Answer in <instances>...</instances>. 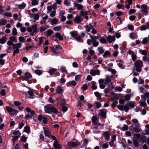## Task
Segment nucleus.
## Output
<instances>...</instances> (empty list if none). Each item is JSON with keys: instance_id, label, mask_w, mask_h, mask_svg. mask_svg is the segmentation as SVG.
I'll list each match as a JSON object with an SVG mask.
<instances>
[{"instance_id": "f257e3e1", "label": "nucleus", "mask_w": 149, "mask_h": 149, "mask_svg": "<svg viewBox=\"0 0 149 149\" xmlns=\"http://www.w3.org/2000/svg\"><path fill=\"white\" fill-rule=\"evenodd\" d=\"M45 111L47 113L50 114L52 113L55 114L58 113L57 109L54 107L52 106L51 104H48L44 107Z\"/></svg>"}, {"instance_id": "f03ea898", "label": "nucleus", "mask_w": 149, "mask_h": 149, "mask_svg": "<svg viewBox=\"0 0 149 149\" xmlns=\"http://www.w3.org/2000/svg\"><path fill=\"white\" fill-rule=\"evenodd\" d=\"M143 66V61L139 59L137 60L134 63L135 70L137 72H141Z\"/></svg>"}, {"instance_id": "7ed1b4c3", "label": "nucleus", "mask_w": 149, "mask_h": 149, "mask_svg": "<svg viewBox=\"0 0 149 149\" xmlns=\"http://www.w3.org/2000/svg\"><path fill=\"white\" fill-rule=\"evenodd\" d=\"M134 136L139 142H141L142 143H143L146 142V139L145 136L143 135H140L139 134H135Z\"/></svg>"}, {"instance_id": "20e7f679", "label": "nucleus", "mask_w": 149, "mask_h": 149, "mask_svg": "<svg viewBox=\"0 0 149 149\" xmlns=\"http://www.w3.org/2000/svg\"><path fill=\"white\" fill-rule=\"evenodd\" d=\"M91 39H88L87 40V43L89 45H91L92 43H93V46L94 47H97L99 45V43L97 42L96 41L95 39L94 38V36H92L91 37Z\"/></svg>"}, {"instance_id": "39448f33", "label": "nucleus", "mask_w": 149, "mask_h": 149, "mask_svg": "<svg viewBox=\"0 0 149 149\" xmlns=\"http://www.w3.org/2000/svg\"><path fill=\"white\" fill-rule=\"evenodd\" d=\"M135 106V103L132 101H128L127 102L126 105L124 106V111L126 112H127L130 108L128 107H130V109L134 108Z\"/></svg>"}, {"instance_id": "423d86ee", "label": "nucleus", "mask_w": 149, "mask_h": 149, "mask_svg": "<svg viewBox=\"0 0 149 149\" xmlns=\"http://www.w3.org/2000/svg\"><path fill=\"white\" fill-rule=\"evenodd\" d=\"M51 50L54 53H58L62 50V48L59 45H56L55 46L52 47L51 48Z\"/></svg>"}, {"instance_id": "0eeeda50", "label": "nucleus", "mask_w": 149, "mask_h": 149, "mask_svg": "<svg viewBox=\"0 0 149 149\" xmlns=\"http://www.w3.org/2000/svg\"><path fill=\"white\" fill-rule=\"evenodd\" d=\"M132 131L137 133H139L141 131L140 128V125L139 124H134L131 126Z\"/></svg>"}, {"instance_id": "6e6552de", "label": "nucleus", "mask_w": 149, "mask_h": 149, "mask_svg": "<svg viewBox=\"0 0 149 149\" xmlns=\"http://www.w3.org/2000/svg\"><path fill=\"white\" fill-rule=\"evenodd\" d=\"M6 109L8 112L11 115L13 116L17 114L18 112L17 111L13 108L7 106L6 107Z\"/></svg>"}, {"instance_id": "1a4fd4ad", "label": "nucleus", "mask_w": 149, "mask_h": 149, "mask_svg": "<svg viewBox=\"0 0 149 149\" xmlns=\"http://www.w3.org/2000/svg\"><path fill=\"white\" fill-rule=\"evenodd\" d=\"M27 30L30 32L33 31V32L37 33L38 32L37 25L34 24L31 27H29L27 28Z\"/></svg>"}, {"instance_id": "9d476101", "label": "nucleus", "mask_w": 149, "mask_h": 149, "mask_svg": "<svg viewBox=\"0 0 149 149\" xmlns=\"http://www.w3.org/2000/svg\"><path fill=\"white\" fill-rule=\"evenodd\" d=\"M68 145L72 147H77L79 146L81 144L80 143L77 141H70L68 143Z\"/></svg>"}, {"instance_id": "9b49d317", "label": "nucleus", "mask_w": 149, "mask_h": 149, "mask_svg": "<svg viewBox=\"0 0 149 149\" xmlns=\"http://www.w3.org/2000/svg\"><path fill=\"white\" fill-rule=\"evenodd\" d=\"M141 11L143 14L146 15L148 14L147 6L145 4L141 5Z\"/></svg>"}, {"instance_id": "f8f14e48", "label": "nucleus", "mask_w": 149, "mask_h": 149, "mask_svg": "<svg viewBox=\"0 0 149 149\" xmlns=\"http://www.w3.org/2000/svg\"><path fill=\"white\" fill-rule=\"evenodd\" d=\"M44 134L45 136L50 138L52 134L51 133L48 128L43 127Z\"/></svg>"}, {"instance_id": "ddd939ff", "label": "nucleus", "mask_w": 149, "mask_h": 149, "mask_svg": "<svg viewBox=\"0 0 149 149\" xmlns=\"http://www.w3.org/2000/svg\"><path fill=\"white\" fill-rule=\"evenodd\" d=\"M98 115L102 116L103 118H105L106 117V111L104 109H101L100 110Z\"/></svg>"}, {"instance_id": "4468645a", "label": "nucleus", "mask_w": 149, "mask_h": 149, "mask_svg": "<svg viewBox=\"0 0 149 149\" xmlns=\"http://www.w3.org/2000/svg\"><path fill=\"white\" fill-rule=\"evenodd\" d=\"M105 78L104 80V83L105 84L107 85L111 81V79H112L113 78V76H109L107 75H105Z\"/></svg>"}, {"instance_id": "2eb2a0df", "label": "nucleus", "mask_w": 149, "mask_h": 149, "mask_svg": "<svg viewBox=\"0 0 149 149\" xmlns=\"http://www.w3.org/2000/svg\"><path fill=\"white\" fill-rule=\"evenodd\" d=\"M127 53L131 55L133 61H134L136 59L137 56L134 51L130 50L128 51Z\"/></svg>"}, {"instance_id": "dca6fc26", "label": "nucleus", "mask_w": 149, "mask_h": 149, "mask_svg": "<svg viewBox=\"0 0 149 149\" xmlns=\"http://www.w3.org/2000/svg\"><path fill=\"white\" fill-rule=\"evenodd\" d=\"M83 20L80 16L77 15L74 19V22L77 24H79L81 23Z\"/></svg>"}, {"instance_id": "f3484780", "label": "nucleus", "mask_w": 149, "mask_h": 149, "mask_svg": "<svg viewBox=\"0 0 149 149\" xmlns=\"http://www.w3.org/2000/svg\"><path fill=\"white\" fill-rule=\"evenodd\" d=\"M74 7H75L77 10H81L84 8L83 5L79 4L76 1L74 3Z\"/></svg>"}, {"instance_id": "a211bd4d", "label": "nucleus", "mask_w": 149, "mask_h": 149, "mask_svg": "<svg viewBox=\"0 0 149 149\" xmlns=\"http://www.w3.org/2000/svg\"><path fill=\"white\" fill-rule=\"evenodd\" d=\"M97 118L95 116H93L91 118V120L93 125H100V124L98 123V122L97 121Z\"/></svg>"}, {"instance_id": "6ab92c4d", "label": "nucleus", "mask_w": 149, "mask_h": 149, "mask_svg": "<svg viewBox=\"0 0 149 149\" xmlns=\"http://www.w3.org/2000/svg\"><path fill=\"white\" fill-rule=\"evenodd\" d=\"M115 39L114 36H109L107 38V40L109 43H111L112 42L114 41Z\"/></svg>"}, {"instance_id": "aec40b11", "label": "nucleus", "mask_w": 149, "mask_h": 149, "mask_svg": "<svg viewBox=\"0 0 149 149\" xmlns=\"http://www.w3.org/2000/svg\"><path fill=\"white\" fill-rule=\"evenodd\" d=\"M53 146L55 149H60L61 148V145L58 143V141H54Z\"/></svg>"}, {"instance_id": "412c9836", "label": "nucleus", "mask_w": 149, "mask_h": 149, "mask_svg": "<svg viewBox=\"0 0 149 149\" xmlns=\"http://www.w3.org/2000/svg\"><path fill=\"white\" fill-rule=\"evenodd\" d=\"M93 28V26L90 24H89L88 25H87L85 26V28L87 32L90 31Z\"/></svg>"}, {"instance_id": "4be33fe9", "label": "nucleus", "mask_w": 149, "mask_h": 149, "mask_svg": "<svg viewBox=\"0 0 149 149\" xmlns=\"http://www.w3.org/2000/svg\"><path fill=\"white\" fill-rule=\"evenodd\" d=\"M25 76L24 77V79L27 81L28 79H31L32 77L30 73L28 72H26L25 73Z\"/></svg>"}, {"instance_id": "5701e85b", "label": "nucleus", "mask_w": 149, "mask_h": 149, "mask_svg": "<svg viewBox=\"0 0 149 149\" xmlns=\"http://www.w3.org/2000/svg\"><path fill=\"white\" fill-rule=\"evenodd\" d=\"M118 66L119 67L122 69L125 68V66L124 65V62L123 61L120 60L119 62L118 63Z\"/></svg>"}, {"instance_id": "b1692460", "label": "nucleus", "mask_w": 149, "mask_h": 149, "mask_svg": "<svg viewBox=\"0 0 149 149\" xmlns=\"http://www.w3.org/2000/svg\"><path fill=\"white\" fill-rule=\"evenodd\" d=\"M70 33L71 36L74 39H75L78 35L77 32L76 31L70 32Z\"/></svg>"}, {"instance_id": "393cba45", "label": "nucleus", "mask_w": 149, "mask_h": 149, "mask_svg": "<svg viewBox=\"0 0 149 149\" xmlns=\"http://www.w3.org/2000/svg\"><path fill=\"white\" fill-rule=\"evenodd\" d=\"M102 136H104L105 138V139L107 140H108L110 138V135L108 132H104V133L102 134Z\"/></svg>"}, {"instance_id": "a878e982", "label": "nucleus", "mask_w": 149, "mask_h": 149, "mask_svg": "<svg viewBox=\"0 0 149 149\" xmlns=\"http://www.w3.org/2000/svg\"><path fill=\"white\" fill-rule=\"evenodd\" d=\"M26 110L28 113H30L31 115L32 116L35 114V112L29 107L26 108Z\"/></svg>"}, {"instance_id": "bb28decb", "label": "nucleus", "mask_w": 149, "mask_h": 149, "mask_svg": "<svg viewBox=\"0 0 149 149\" xmlns=\"http://www.w3.org/2000/svg\"><path fill=\"white\" fill-rule=\"evenodd\" d=\"M79 15L80 16L84 17L86 15H88V12L86 11H84L82 10L80 12Z\"/></svg>"}, {"instance_id": "cd10ccee", "label": "nucleus", "mask_w": 149, "mask_h": 149, "mask_svg": "<svg viewBox=\"0 0 149 149\" xmlns=\"http://www.w3.org/2000/svg\"><path fill=\"white\" fill-rule=\"evenodd\" d=\"M126 3L127 4L125 5V7L127 9H129L130 8V5L132 4V0H127L126 1Z\"/></svg>"}, {"instance_id": "c85d7f7f", "label": "nucleus", "mask_w": 149, "mask_h": 149, "mask_svg": "<svg viewBox=\"0 0 149 149\" xmlns=\"http://www.w3.org/2000/svg\"><path fill=\"white\" fill-rule=\"evenodd\" d=\"M7 40V37L3 36L2 38L0 39V43L4 44L5 43Z\"/></svg>"}, {"instance_id": "c756f323", "label": "nucleus", "mask_w": 149, "mask_h": 149, "mask_svg": "<svg viewBox=\"0 0 149 149\" xmlns=\"http://www.w3.org/2000/svg\"><path fill=\"white\" fill-rule=\"evenodd\" d=\"M21 47V43H18L17 44H14L13 45V49H19Z\"/></svg>"}, {"instance_id": "7c9ffc66", "label": "nucleus", "mask_w": 149, "mask_h": 149, "mask_svg": "<svg viewBox=\"0 0 149 149\" xmlns=\"http://www.w3.org/2000/svg\"><path fill=\"white\" fill-rule=\"evenodd\" d=\"M57 70L56 69L52 68L49 69L48 72L49 73V74L51 75H53L55 72H56Z\"/></svg>"}, {"instance_id": "2f4dec72", "label": "nucleus", "mask_w": 149, "mask_h": 149, "mask_svg": "<svg viewBox=\"0 0 149 149\" xmlns=\"http://www.w3.org/2000/svg\"><path fill=\"white\" fill-rule=\"evenodd\" d=\"M55 36L56 37L58 38L60 40H63V36H61V34L60 33L58 32L56 33L55 34Z\"/></svg>"}, {"instance_id": "473e14b6", "label": "nucleus", "mask_w": 149, "mask_h": 149, "mask_svg": "<svg viewBox=\"0 0 149 149\" xmlns=\"http://www.w3.org/2000/svg\"><path fill=\"white\" fill-rule=\"evenodd\" d=\"M60 71L62 72L65 74H67L68 73L66 68L64 66H61V67Z\"/></svg>"}, {"instance_id": "72a5a7b5", "label": "nucleus", "mask_w": 149, "mask_h": 149, "mask_svg": "<svg viewBox=\"0 0 149 149\" xmlns=\"http://www.w3.org/2000/svg\"><path fill=\"white\" fill-rule=\"evenodd\" d=\"M46 36H49L52 35L53 33V31L51 29H49L47 30L46 32Z\"/></svg>"}, {"instance_id": "f704fd0d", "label": "nucleus", "mask_w": 149, "mask_h": 149, "mask_svg": "<svg viewBox=\"0 0 149 149\" xmlns=\"http://www.w3.org/2000/svg\"><path fill=\"white\" fill-rule=\"evenodd\" d=\"M7 23V21L3 18H1L0 20V26H3L5 25Z\"/></svg>"}, {"instance_id": "c9c22d12", "label": "nucleus", "mask_w": 149, "mask_h": 149, "mask_svg": "<svg viewBox=\"0 0 149 149\" xmlns=\"http://www.w3.org/2000/svg\"><path fill=\"white\" fill-rule=\"evenodd\" d=\"M58 20L56 17H54L53 19L51 22V24L53 25L56 24L58 22Z\"/></svg>"}, {"instance_id": "e433bc0d", "label": "nucleus", "mask_w": 149, "mask_h": 149, "mask_svg": "<svg viewBox=\"0 0 149 149\" xmlns=\"http://www.w3.org/2000/svg\"><path fill=\"white\" fill-rule=\"evenodd\" d=\"M77 84L76 82L74 81H72L68 83L67 85L68 86H69L70 85H71L73 86H75Z\"/></svg>"}, {"instance_id": "4c0bfd02", "label": "nucleus", "mask_w": 149, "mask_h": 149, "mask_svg": "<svg viewBox=\"0 0 149 149\" xmlns=\"http://www.w3.org/2000/svg\"><path fill=\"white\" fill-rule=\"evenodd\" d=\"M111 53L109 51H105L103 55L104 58H106L107 57H109L110 56Z\"/></svg>"}, {"instance_id": "58836bf2", "label": "nucleus", "mask_w": 149, "mask_h": 149, "mask_svg": "<svg viewBox=\"0 0 149 149\" xmlns=\"http://www.w3.org/2000/svg\"><path fill=\"white\" fill-rule=\"evenodd\" d=\"M93 130V133L95 134H98L100 132V130L98 129L97 126L94 127Z\"/></svg>"}, {"instance_id": "ea45409f", "label": "nucleus", "mask_w": 149, "mask_h": 149, "mask_svg": "<svg viewBox=\"0 0 149 149\" xmlns=\"http://www.w3.org/2000/svg\"><path fill=\"white\" fill-rule=\"evenodd\" d=\"M139 53L142 55L145 56L147 54V52L145 50L139 49Z\"/></svg>"}, {"instance_id": "a19ab883", "label": "nucleus", "mask_w": 149, "mask_h": 149, "mask_svg": "<svg viewBox=\"0 0 149 149\" xmlns=\"http://www.w3.org/2000/svg\"><path fill=\"white\" fill-rule=\"evenodd\" d=\"M26 4L23 2L21 4L19 5L18 6V8L22 10L24 9L26 6Z\"/></svg>"}, {"instance_id": "79ce46f5", "label": "nucleus", "mask_w": 149, "mask_h": 149, "mask_svg": "<svg viewBox=\"0 0 149 149\" xmlns=\"http://www.w3.org/2000/svg\"><path fill=\"white\" fill-rule=\"evenodd\" d=\"M28 93L30 96V98H33V96L34 95V93L33 92V90L31 89L28 91Z\"/></svg>"}, {"instance_id": "37998d69", "label": "nucleus", "mask_w": 149, "mask_h": 149, "mask_svg": "<svg viewBox=\"0 0 149 149\" xmlns=\"http://www.w3.org/2000/svg\"><path fill=\"white\" fill-rule=\"evenodd\" d=\"M63 89L61 87H58L56 90L57 93L58 94L62 93L63 92Z\"/></svg>"}, {"instance_id": "c03bdc74", "label": "nucleus", "mask_w": 149, "mask_h": 149, "mask_svg": "<svg viewBox=\"0 0 149 149\" xmlns=\"http://www.w3.org/2000/svg\"><path fill=\"white\" fill-rule=\"evenodd\" d=\"M99 40L100 41V42L102 43L105 44L107 42L106 39L104 38L103 37H101L99 39Z\"/></svg>"}, {"instance_id": "a18cd8bd", "label": "nucleus", "mask_w": 149, "mask_h": 149, "mask_svg": "<svg viewBox=\"0 0 149 149\" xmlns=\"http://www.w3.org/2000/svg\"><path fill=\"white\" fill-rule=\"evenodd\" d=\"M94 104L95 105V107L97 109L99 108L101 106V104L97 101H95L94 103Z\"/></svg>"}, {"instance_id": "49530a36", "label": "nucleus", "mask_w": 149, "mask_h": 149, "mask_svg": "<svg viewBox=\"0 0 149 149\" xmlns=\"http://www.w3.org/2000/svg\"><path fill=\"white\" fill-rule=\"evenodd\" d=\"M20 134L17 136H15L13 137L12 139V141L13 142H14L16 140H17L18 138L19 137Z\"/></svg>"}, {"instance_id": "de8ad7c7", "label": "nucleus", "mask_w": 149, "mask_h": 149, "mask_svg": "<svg viewBox=\"0 0 149 149\" xmlns=\"http://www.w3.org/2000/svg\"><path fill=\"white\" fill-rule=\"evenodd\" d=\"M97 50L98 51L99 53L100 54H103L104 52V50L102 47H99L97 49Z\"/></svg>"}, {"instance_id": "09e8293b", "label": "nucleus", "mask_w": 149, "mask_h": 149, "mask_svg": "<svg viewBox=\"0 0 149 149\" xmlns=\"http://www.w3.org/2000/svg\"><path fill=\"white\" fill-rule=\"evenodd\" d=\"M138 141L136 140H134L133 143L134 146L136 147H137L139 146V143Z\"/></svg>"}, {"instance_id": "8fccbe9b", "label": "nucleus", "mask_w": 149, "mask_h": 149, "mask_svg": "<svg viewBox=\"0 0 149 149\" xmlns=\"http://www.w3.org/2000/svg\"><path fill=\"white\" fill-rule=\"evenodd\" d=\"M35 73L38 75H40L42 73V71L41 70H36L35 71Z\"/></svg>"}, {"instance_id": "3c124183", "label": "nucleus", "mask_w": 149, "mask_h": 149, "mask_svg": "<svg viewBox=\"0 0 149 149\" xmlns=\"http://www.w3.org/2000/svg\"><path fill=\"white\" fill-rule=\"evenodd\" d=\"M136 36V35L134 33L132 32L130 33V38L132 39H134Z\"/></svg>"}, {"instance_id": "603ef678", "label": "nucleus", "mask_w": 149, "mask_h": 149, "mask_svg": "<svg viewBox=\"0 0 149 149\" xmlns=\"http://www.w3.org/2000/svg\"><path fill=\"white\" fill-rule=\"evenodd\" d=\"M40 31L42 33L45 31L47 29V28L44 26H41L40 28Z\"/></svg>"}, {"instance_id": "864d4df0", "label": "nucleus", "mask_w": 149, "mask_h": 149, "mask_svg": "<svg viewBox=\"0 0 149 149\" xmlns=\"http://www.w3.org/2000/svg\"><path fill=\"white\" fill-rule=\"evenodd\" d=\"M95 95L97 97V100L100 99L101 97V96L100 93L97 92H96L94 93Z\"/></svg>"}, {"instance_id": "5fc2aeb1", "label": "nucleus", "mask_w": 149, "mask_h": 149, "mask_svg": "<svg viewBox=\"0 0 149 149\" xmlns=\"http://www.w3.org/2000/svg\"><path fill=\"white\" fill-rule=\"evenodd\" d=\"M81 37L80 36H77L74 39H75L78 42H83V41L81 39Z\"/></svg>"}, {"instance_id": "6e6d98bb", "label": "nucleus", "mask_w": 149, "mask_h": 149, "mask_svg": "<svg viewBox=\"0 0 149 149\" xmlns=\"http://www.w3.org/2000/svg\"><path fill=\"white\" fill-rule=\"evenodd\" d=\"M31 3L32 6L37 5L38 4L37 0H31Z\"/></svg>"}, {"instance_id": "4d7b16f0", "label": "nucleus", "mask_w": 149, "mask_h": 149, "mask_svg": "<svg viewBox=\"0 0 149 149\" xmlns=\"http://www.w3.org/2000/svg\"><path fill=\"white\" fill-rule=\"evenodd\" d=\"M0 95L2 96H5L6 95L5 90L3 89H2L0 91Z\"/></svg>"}, {"instance_id": "13d9d810", "label": "nucleus", "mask_w": 149, "mask_h": 149, "mask_svg": "<svg viewBox=\"0 0 149 149\" xmlns=\"http://www.w3.org/2000/svg\"><path fill=\"white\" fill-rule=\"evenodd\" d=\"M24 131L27 133H29L30 131V127L28 126L25 127L24 128Z\"/></svg>"}, {"instance_id": "bf43d9fd", "label": "nucleus", "mask_w": 149, "mask_h": 149, "mask_svg": "<svg viewBox=\"0 0 149 149\" xmlns=\"http://www.w3.org/2000/svg\"><path fill=\"white\" fill-rule=\"evenodd\" d=\"M125 100V101H127L130 100V97L129 94H126L124 97Z\"/></svg>"}, {"instance_id": "052dcab7", "label": "nucleus", "mask_w": 149, "mask_h": 149, "mask_svg": "<svg viewBox=\"0 0 149 149\" xmlns=\"http://www.w3.org/2000/svg\"><path fill=\"white\" fill-rule=\"evenodd\" d=\"M19 50L18 49H13V56H14L15 54H18L19 52Z\"/></svg>"}, {"instance_id": "680f3d73", "label": "nucleus", "mask_w": 149, "mask_h": 149, "mask_svg": "<svg viewBox=\"0 0 149 149\" xmlns=\"http://www.w3.org/2000/svg\"><path fill=\"white\" fill-rule=\"evenodd\" d=\"M33 17L34 19L37 20L39 18V15L38 13H36L34 15Z\"/></svg>"}, {"instance_id": "e2e57ef3", "label": "nucleus", "mask_w": 149, "mask_h": 149, "mask_svg": "<svg viewBox=\"0 0 149 149\" xmlns=\"http://www.w3.org/2000/svg\"><path fill=\"white\" fill-rule=\"evenodd\" d=\"M118 109L120 110L123 111L124 110V106L122 105L119 104L118 105Z\"/></svg>"}, {"instance_id": "0e129e2a", "label": "nucleus", "mask_w": 149, "mask_h": 149, "mask_svg": "<svg viewBox=\"0 0 149 149\" xmlns=\"http://www.w3.org/2000/svg\"><path fill=\"white\" fill-rule=\"evenodd\" d=\"M4 15L7 17H11L12 13L10 12H6L4 14Z\"/></svg>"}, {"instance_id": "69168bd1", "label": "nucleus", "mask_w": 149, "mask_h": 149, "mask_svg": "<svg viewBox=\"0 0 149 149\" xmlns=\"http://www.w3.org/2000/svg\"><path fill=\"white\" fill-rule=\"evenodd\" d=\"M148 38H145L143 39L142 41V43L143 44H145L148 42Z\"/></svg>"}, {"instance_id": "338daca9", "label": "nucleus", "mask_w": 149, "mask_h": 149, "mask_svg": "<svg viewBox=\"0 0 149 149\" xmlns=\"http://www.w3.org/2000/svg\"><path fill=\"white\" fill-rule=\"evenodd\" d=\"M81 76V74H79L76 75L75 77V80L76 81H78Z\"/></svg>"}, {"instance_id": "774afa93", "label": "nucleus", "mask_w": 149, "mask_h": 149, "mask_svg": "<svg viewBox=\"0 0 149 149\" xmlns=\"http://www.w3.org/2000/svg\"><path fill=\"white\" fill-rule=\"evenodd\" d=\"M121 129L124 131H126L128 130V127L127 125H125Z\"/></svg>"}]
</instances>
